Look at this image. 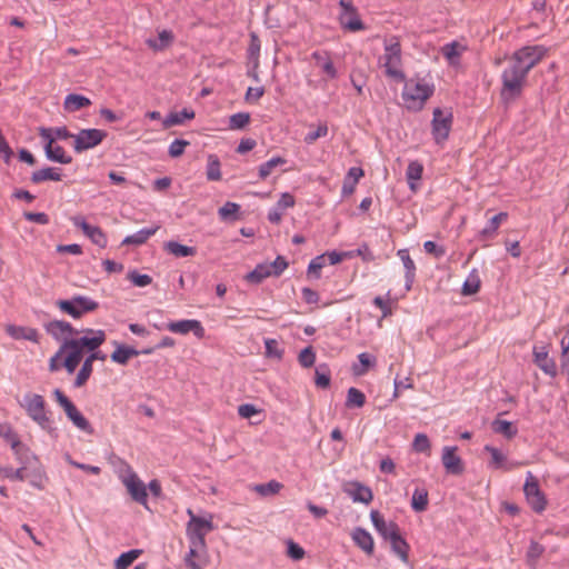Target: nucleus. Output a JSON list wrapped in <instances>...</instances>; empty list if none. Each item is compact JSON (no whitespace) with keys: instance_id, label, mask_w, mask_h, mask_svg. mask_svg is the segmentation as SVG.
I'll return each instance as SVG.
<instances>
[{"instance_id":"52","label":"nucleus","mask_w":569,"mask_h":569,"mask_svg":"<svg viewBox=\"0 0 569 569\" xmlns=\"http://www.w3.org/2000/svg\"><path fill=\"white\" fill-rule=\"evenodd\" d=\"M250 122V114L248 112H239L232 114L229 119V128L238 130L244 128Z\"/></svg>"},{"instance_id":"10","label":"nucleus","mask_w":569,"mask_h":569,"mask_svg":"<svg viewBox=\"0 0 569 569\" xmlns=\"http://www.w3.org/2000/svg\"><path fill=\"white\" fill-rule=\"evenodd\" d=\"M453 116L451 110L436 108L432 119V134L437 143L446 141L449 137Z\"/></svg>"},{"instance_id":"3","label":"nucleus","mask_w":569,"mask_h":569,"mask_svg":"<svg viewBox=\"0 0 569 569\" xmlns=\"http://www.w3.org/2000/svg\"><path fill=\"white\" fill-rule=\"evenodd\" d=\"M21 406L24 408L27 415L32 419L41 429L46 431L52 430L51 413L46 408V400L38 393H26Z\"/></svg>"},{"instance_id":"45","label":"nucleus","mask_w":569,"mask_h":569,"mask_svg":"<svg viewBox=\"0 0 569 569\" xmlns=\"http://www.w3.org/2000/svg\"><path fill=\"white\" fill-rule=\"evenodd\" d=\"M422 170H423L422 164L419 163L418 161H412L409 163L408 169H407V178L410 183V188L412 190L416 189L415 182L419 181L421 179Z\"/></svg>"},{"instance_id":"22","label":"nucleus","mask_w":569,"mask_h":569,"mask_svg":"<svg viewBox=\"0 0 569 569\" xmlns=\"http://www.w3.org/2000/svg\"><path fill=\"white\" fill-rule=\"evenodd\" d=\"M343 491L352 498L355 502L370 503L373 499L372 491L369 487L358 481H349L343 486Z\"/></svg>"},{"instance_id":"50","label":"nucleus","mask_w":569,"mask_h":569,"mask_svg":"<svg viewBox=\"0 0 569 569\" xmlns=\"http://www.w3.org/2000/svg\"><path fill=\"white\" fill-rule=\"evenodd\" d=\"M0 477L10 479V480H19L23 481L26 476V468L21 467L18 469H13L11 467H0Z\"/></svg>"},{"instance_id":"13","label":"nucleus","mask_w":569,"mask_h":569,"mask_svg":"<svg viewBox=\"0 0 569 569\" xmlns=\"http://www.w3.org/2000/svg\"><path fill=\"white\" fill-rule=\"evenodd\" d=\"M533 363L547 376L553 378L557 376V365L552 357L549 356L548 346H535L532 350Z\"/></svg>"},{"instance_id":"11","label":"nucleus","mask_w":569,"mask_h":569,"mask_svg":"<svg viewBox=\"0 0 569 569\" xmlns=\"http://www.w3.org/2000/svg\"><path fill=\"white\" fill-rule=\"evenodd\" d=\"M341 13L339 16V22L341 27L351 32L361 31L365 29V24L360 19L357 8L353 6L351 0H340Z\"/></svg>"},{"instance_id":"43","label":"nucleus","mask_w":569,"mask_h":569,"mask_svg":"<svg viewBox=\"0 0 569 569\" xmlns=\"http://www.w3.org/2000/svg\"><path fill=\"white\" fill-rule=\"evenodd\" d=\"M91 102L88 98L79 94H69L64 101V108L70 111L79 110L89 106Z\"/></svg>"},{"instance_id":"46","label":"nucleus","mask_w":569,"mask_h":569,"mask_svg":"<svg viewBox=\"0 0 569 569\" xmlns=\"http://www.w3.org/2000/svg\"><path fill=\"white\" fill-rule=\"evenodd\" d=\"M207 177L209 180L213 181L221 179L220 161L214 154L208 157Z\"/></svg>"},{"instance_id":"63","label":"nucleus","mask_w":569,"mask_h":569,"mask_svg":"<svg viewBox=\"0 0 569 569\" xmlns=\"http://www.w3.org/2000/svg\"><path fill=\"white\" fill-rule=\"evenodd\" d=\"M187 146H189V141H187V140H181V139L174 140L169 147L170 157H172V158L180 157L184 152V149Z\"/></svg>"},{"instance_id":"21","label":"nucleus","mask_w":569,"mask_h":569,"mask_svg":"<svg viewBox=\"0 0 569 569\" xmlns=\"http://www.w3.org/2000/svg\"><path fill=\"white\" fill-rule=\"evenodd\" d=\"M46 331L52 336L56 340L61 341L70 340L69 337H72L78 333L77 330L67 321L63 320H52L44 326Z\"/></svg>"},{"instance_id":"20","label":"nucleus","mask_w":569,"mask_h":569,"mask_svg":"<svg viewBox=\"0 0 569 569\" xmlns=\"http://www.w3.org/2000/svg\"><path fill=\"white\" fill-rule=\"evenodd\" d=\"M370 519L378 533L386 540H390L400 531L396 522L386 521V519L377 510H372L370 512Z\"/></svg>"},{"instance_id":"57","label":"nucleus","mask_w":569,"mask_h":569,"mask_svg":"<svg viewBox=\"0 0 569 569\" xmlns=\"http://www.w3.org/2000/svg\"><path fill=\"white\" fill-rule=\"evenodd\" d=\"M387 299L382 297H376L373 299V305L381 310L382 318H387L392 315V307L390 295H387Z\"/></svg>"},{"instance_id":"12","label":"nucleus","mask_w":569,"mask_h":569,"mask_svg":"<svg viewBox=\"0 0 569 569\" xmlns=\"http://www.w3.org/2000/svg\"><path fill=\"white\" fill-rule=\"evenodd\" d=\"M548 52L543 46H526L513 52L512 57L530 71Z\"/></svg>"},{"instance_id":"40","label":"nucleus","mask_w":569,"mask_h":569,"mask_svg":"<svg viewBox=\"0 0 569 569\" xmlns=\"http://www.w3.org/2000/svg\"><path fill=\"white\" fill-rule=\"evenodd\" d=\"M492 430L496 433L503 435L507 439H512L517 435V429L507 420L496 419L492 422Z\"/></svg>"},{"instance_id":"27","label":"nucleus","mask_w":569,"mask_h":569,"mask_svg":"<svg viewBox=\"0 0 569 569\" xmlns=\"http://www.w3.org/2000/svg\"><path fill=\"white\" fill-rule=\"evenodd\" d=\"M358 365H353L351 370L352 373L357 377L365 376L370 368L376 366V358L367 352H362L358 355Z\"/></svg>"},{"instance_id":"33","label":"nucleus","mask_w":569,"mask_h":569,"mask_svg":"<svg viewBox=\"0 0 569 569\" xmlns=\"http://www.w3.org/2000/svg\"><path fill=\"white\" fill-rule=\"evenodd\" d=\"M76 224L81 226L83 232L92 240L93 243L103 248L107 244V239L100 229L89 226L86 222L74 221Z\"/></svg>"},{"instance_id":"29","label":"nucleus","mask_w":569,"mask_h":569,"mask_svg":"<svg viewBox=\"0 0 569 569\" xmlns=\"http://www.w3.org/2000/svg\"><path fill=\"white\" fill-rule=\"evenodd\" d=\"M196 116L193 110L183 109L181 112H171L162 121L164 129L182 123L184 120H191Z\"/></svg>"},{"instance_id":"19","label":"nucleus","mask_w":569,"mask_h":569,"mask_svg":"<svg viewBox=\"0 0 569 569\" xmlns=\"http://www.w3.org/2000/svg\"><path fill=\"white\" fill-rule=\"evenodd\" d=\"M441 461L448 473L461 475L465 470L462 459L458 456V447H443Z\"/></svg>"},{"instance_id":"49","label":"nucleus","mask_w":569,"mask_h":569,"mask_svg":"<svg viewBox=\"0 0 569 569\" xmlns=\"http://www.w3.org/2000/svg\"><path fill=\"white\" fill-rule=\"evenodd\" d=\"M480 288V279L476 272H472L466 279L462 286V293L465 296H471L479 291Z\"/></svg>"},{"instance_id":"8","label":"nucleus","mask_w":569,"mask_h":569,"mask_svg":"<svg viewBox=\"0 0 569 569\" xmlns=\"http://www.w3.org/2000/svg\"><path fill=\"white\" fill-rule=\"evenodd\" d=\"M58 405L63 409L67 417L80 430L92 433L93 429L87 418L78 410L73 402L59 389L53 391Z\"/></svg>"},{"instance_id":"18","label":"nucleus","mask_w":569,"mask_h":569,"mask_svg":"<svg viewBox=\"0 0 569 569\" xmlns=\"http://www.w3.org/2000/svg\"><path fill=\"white\" fill-rule=\"evenodd\" d=\"M0 437L10 445L17 459L20 462H23L27 453L29 452V449L21 443L18 435L13 431L11 426L7 423H0Z\"/></svg>"},{"instance_id":"41","label":"nucleus","mask_w":569,"mask_h":569,"mask_svg":"<svg viewBox=\"0 0 569 569\" xmlns=\"http://www.w3.org/2000/svg\"><path fill=\"white\" fill-rule=\"evenodd\" d=\"M366 403V396L365 393L357 389V388H349L348 390V393H347V401H346V406L349 407V408H361L363 407Z\"/></svg>"},{"instance_id":"38","label":"nucleus","mask_w":569,"mask_h":569,"mask_svg":"<svg viewBox=\"0 0 569 569\" xmlns=\"http://www.w3.org/2000/svg\"><path fill=\"white\" fill-rule=\"evenodd\" d=\"M398 257L403 263V267L406 269V279L408 282H412L415 278L416 272V264L413 260L411 259L409 251L407 249H400L398 251Z\"/></svg>"},{"instance_id":"32","label":"nucleus","mask_w":569,"mask_h":569,"mask_svg":"<svg viewBox=\"0 0 569 569\" xmlns=\"http://www.w3.org/2000/svg\"><path fill=\"white\" fill-rule=\"evenodd\" d=\"M272 277L268 262L258 264L251 272L246 274V281L250 283H260L263 279Z\"/></svg>"},{"instance_id":"24","label":"nucleus","mask_w":569,"mask_h":569,"mask_svg":"<svg viewBox=\"0 0 569 569\" xmlns=\"http://www.w3.org/2000/svg\"><path fill=\"white\" fill-rule=\"evenodd\" d=\"M6 332L16 340H29L34 343L39 342V332L31 327H22L16 325L6 326Z\"/></svg>"},{"instance_id":"30","label":"nucleus","mask_w":569,"mask_h":569,"mask_svg":"<svg viewBox=\"0 0 569 569\" xmlns=\"http://www.w3.org/2000/svg\"><path fill=\"white\" fill-rule=\"evenodd\" d=\"M139 355V351L127 346H117L111 353V360L119 365H127L130 358Z\"/></svg>"},{"instance_id":"54","label":"nucleus","mask_w":569,"mask_h":569,"mask_svg":"<svg viewBox=\"0 0 569 569\" xmlns=\"http://www.w3.org/2000/svg\"><path fill=\"white\" fill-rule=\"evenodd\" d=\"M306 551L305 549L295 542L293 540L287 541V556L295 561H299L305 558Z\"/></svg>"},{"instance_id":"58","label":"nucleus","mask_w":569,"mask_h":569,"mask_svg":"<svg viewBox=\"0 0 569 569\" xmlns=\"http://www.w3.org/2000/svg\"><path fill=\"white\" fill-rule=\"evenodd\" d=\"M326 266V256H318L311 260L308 266V274L310 277L319 278L320 270Z\"/></svg>"},{"instance_id":"53","label":"nucleus","mask_w":569,"mask_h":569,"mask_svg":"<svg viewBox=\"0 0 569 569\" xmlns=\"http://www.w3.org/2000/svg\"><path fill=\"white\" fill-rule=\"evenodd\" d=\"M286 159L281 157L272 158L271 160L267 161L266 163L261 164L259 168V177L264 180L271 171L279 164H284Z\"/></svg>"},{"instance_id":"55","label":"nucleus","mask_w":569,"mask_h":569,"mask_svg":"<svg viewBox=\"0 0 569 569\" xmlns=\"http://www.w3.org/2000/svg\"><path fill=\"white\" fill-rule=\"evenodd\" d=\"M412 448L417 452L430 453V441L425 433H417L415 436Z\"/></svg>"},{"instance_id":"16","label":"nucleus","mask_w":569,"mask_h":569,"mask_svg":"<svg viewBox=\"0 0 569 569\" xmlns=\"http://www.w3.org/2000/svg\"><path fill=\"white\" fill-rule=\"evenodd\" d=\"M483 450L490 455L488 467L492 469H501L503 471H511L513 469L522 467L525 463L520 461H509L507 456L501 452L498 448L486 445Z\"/></svg>"},{"instance_id":"47","label":"nucleus","mask_w":569,"mask_h":569,"mask_svg":"<svg viewBox=\"0 0 569 569\" xmlns=\"http://www.w3.org/2000/svg\"><path fill=\"white\" fill-rule=\"evenodd\" d=\"M172 40H173L172 33L168 30H163L159 33V41L148 40L147 43L153 50H163L164 48L170 46Z\"/></svg>"},{"instance_id":"48","label":"nucleus","mask_w":569,"mask_h":569,"mask_svg":"<svg viewBox=\"0 0 569 569\" xmlns=\"http://www.w3.org/2000/svg\"><path fill=\"white\" fill-rule=\"evenodd\" d=\"M264 347H266V357L272 358L277 360H281L283 356V349L279 347V343L276 339H264Z\"/></svg>"},{"instance_id":"37","label":"nucleus","mask_w":569,"mask_h":569,"mask_svg":"<svg viewBox=\"0 0 569 569\" xmlns=\"http://www.w3.org/2000/svg\"><path fill=\"white\" fill-rule=\"evenodd\" d=\"M61 174L54 168H44L37 170L32 173L31 180L34 183H39L47 180L59 181Z\"/></svg>"},{"instance_id":"31","label":"nucleus","mask_w":569,"mask_h":569,"mask_svg":"<svg viewBox=\"0 0 569 569\" xmlns=\"http://www.w3.org/2000/svg\"><path fill=\"white\" fill-rule=\"evenodd\" d=\"M428 490L426 488H416L411 498V508L416 512H422L428 508Z\"/></svg>"},{"instance_id":"42","label":"nucleus","mask_w":569,"mask_h":569,"mask_svg":"<svg viewBox=\"0 0 569 569\" xmlns=\"http://www.w3.org/2000/svg\"><path fill=\"white\" fill-rule=\"evenodd\" d=\"M92 371H93V365L90 362V360H88L86 358L77 377H76L74 387L76 388L83 387L87 383V381L89 380Z\"/></svg>"},{"instance_id":"60","label":"nucleus","mask_w":569,"mask_h":569,"mask_svg":"<svg viewBox=\"0 0 569 569\" xmlns=\"http://www.w3.org/2000/svg\"><path fill=\"white\" fill-rule=\"evenodd\" d=\"M328 133V126L326 122H322V123H319L317 126V129L313 131V132H309L306 137H305V142L307 143H313L317 139L321 138V137H326Z\"/></svg>"},{"instance_id":"9","label":"nucleus","mask_w":569,"mask_h":569,"mask_svg":"<svg viewBox=\"0 0 569 569\" xmlns=\"http://www.w3.org/2000/svg\"><path fill=\"white\" fill-rule=\"evenodd\" d=\"M523 491L526 499L533 511L542 512L546 509V497L539 488L537 478L530 471L527 472Z\"/></svg>"},{"instance_id":"34","label":"nucleus","mask_w":569,"mask_h":569,"mask_svg":"<svg viewBox=\"0 0 569 569\" xmlns=\"http://www.w3.org/2000/svg\"><path fill=\"white\" fill-rule=\"evenodd\" d=\"M156 231H157V227L141 229L138 232H136L133 234H130L127 238H124V240L122 241V244H136V246L142 244L152 234H154Z\"/></svg>"},{"instance_id":"17","label":"nucleus","mask_w":569,"mask_h":569,"mask_svg":"<svg viewBox=\"0 0 569 569\" xmlns=\"http://www.w3.org/2000/svg\"><path fill=\"white\" fill-rule=\"evenodd\" d=\"M167 329L173 333L188 335L192 332L197 338L202 339L204 337V328L199 320L184 319L179 321H170L167 325Z\"/></svg>"},{"instance_id":"62","label":"nucleus","mask_w":569,"mask_h":569,"mask_svg":"<svg viewBox=\"0 0 569 569\" xmlns=\"http://www.w3.org/2000/svg\"><path fill=\"white\" fill-rule=\"evenodd\" d=\"M268 266L272 276L278 277L287 269L288 262L283 257L279 256L273 262L268 263Z\"/></svg>"},{"instance_id":"44","label":"nucleus","mask_w":569,"mask_h":569,"mask_svg":"<svg viewBox=\"0 0 569 569\" xmlns=\"http://www.w3.org/2000/svg\"><path fill=\"white\" fill-rule=\"evenodd\" d=\"M560 365L562 370L569 372V327L565 329V336L560 341Z\"/></svg>"},{"instance_id":"28","label":"nucleus","mask_w":569,"mask_h":569,"mask_svg":"<svg viewBox=\"0 0 569 569\" xmlns=\"http://www.w3.org/2000/svg\"><path fill=\"white\" fill-rule=\"evenodd\" d=\"M391 545L392 551L403 561L408 562L409 559V545L401 537L400 531L393 536L390 540H388Z\"/></svg>"},{"instance_id":"39","label":"nucleus","mask_w":569,"mask_h":569,"mask_svg":"<svg viewBox=\"0 0 569 569\" xmlns=\"http://www.w3.org/2000/svg\"><path fill=\"white\" fill-rule=\"evenodd\" d=\"M282 488H283V485L280 483L279 481L270 480L267 483L256 485L253 487V491H256L257 493H259L262 497H267V496L277 495Z\"/></svg>"},{"instance_id":"36","label":"nucleus","mask_w":569,"mask_h":569,"mask_svg":"<svg viewBox=\"0 0 569 569\" xmlns=\"http://www.w3.org/2000/svg\"><path fill=\"white\" fill-rule=\"evenodd\" d=\"M166 250L178 258L196 254V249L193 247H188L176 241L167 242Z\"/></svg>"},{"instance_id":"35","label":"nucleus","mask_w":569,"mask_h":569,"mask_svg":"<svg viewBox=\"0 0 569 569\" xmlns=\"http://www.w3.org/2000/svg\"><path fill=\"white\" fill-rule=\"evenodd\" d=\"M142 553L140 549H132L121 553L114 561V569H128Z\"/></svg>"},{"instance_id":"14","label":"nucleus","mask_w":569,"mask_h":569,"mask_svg":"<svg viewBox=\"0 0 569 569\" xmlns=\"http://www.w3.org/2000/svg\"><path fill=\"white\" fill-rule=\"evenodd\" d=\"M213 529L212 517L204 519L198 516H192L187 525V532L192 542L198 541L200 545L204 543V537Z\"/></svg>"},{"instance_id":"6","label":"nucleus","mask_w":569,"mask_h":569,"mask_svg":"<svg viewBox=\"0 0 569 569\" xmlns=\"http://www.w3.org/2000/svg\"><path fill=\"white\" fill-rule=\"evenodd\" d=\"M381 66L385 68L386 76L395 81L402 82L405 73L401 70V46L396 41L386 47L385 53L380 59Z\"/></svg>"},{"instance_id":"64","label":"nucleus","mask_w":569,"mask_h":569,"mask_svg":"<svg viewBox=\"0 0 569 569\" xmlns=\"http://www.w3.org/2000/svg\"><path fill=\"white\" fill-rule=\"evenodd\" d=\"M260 412L261 410L251 403H243L238 407V415L243 419H249Z\"/></svg>"},{"instance_id":"7","label":"nucleus","mask_w":569,"mask_h":569,"mask_svg":"<svg viewBox=\"0 0 569 569\" xmlns=\"http://www.w3.org/2000/svg\"><path fill=\"white\" fill-rule=\"evenodd\" d=\"M56 306L61 312L73 319H80L83 315L92 312L99 307L97 301L84 296H74L69 300H58Z\"/></svg>"},{"instance_id":"23","label":"nucleus","mask_w":569,"mask_h":569,"mask_svg":"<svg viewBox=\"0 0 569 569\" xmlns=\"http://www.w3.org/2000/svg\"><path fill=\"white\" fill-rule=\"evenodd\" d=\"M40 134L44 139H47L46 152L48 158L60 163L71 162V157L66 154L64 149L60 146L54 144V140L51 137L50 131L48 129H41Z\"/></svg>"},{"instance_id":"59","label":"nucleus","mask_w":569,"mask_h":569,"mask_svg":"<svg viewBox=\"0 0 569 569\" xmlns=\"http://www.w3.org/2000/svg\"><path fill=\"white\" fill-rule=\"evenodd\" d=\"M128 279L136 286V287H147L152 282V278L149 274H141L137 271H131L128 273Z\"/></svg>"},{"instance_id":"5","label":"nucleus","mask_w":569,"mask_h":569,"mask_svg":"<svg viewBox=\"0 0 569 569\" xmlns=\"http://www.w3.org/2000/svg\"><path fill=\"white\" fill-rule=\"evenodd\" d=\"M432 92L433 88L431 86L418 80H410L406 83L402 93L405 107L408 110H421Z\"/></svg>"},{"instance_id":"26","label":"nucleus","mask_w":569,"mask_h":569,"mask_svg":"<svg viewBox=\"0 0 569 569\" xmlns=\"http://www.w3.org/2000/svg\"><path fill=\"white\" fill-rule=\"evenodd\" d=\"M312 58L316 60V64L322 69V71L331 79L337 77V70L333 67L331 57L328 52H315Z\"/></svg>"},{"instance_id":"2","label":"nucleus","mask_w":569,"mask_h":569,"mask_svg":"<svg viewBox=\"0 0 569 569\" xmlns=\"http://www.w3.org/2000/svg\"><path fill=\"white\" fill-rule=\"evenodd\" d=\"M528 70L512 56L508 59V66L502 71L501 98L508 102L520 97L526 84Z\"/></svg>"},{"instance_id":"15","label":"nucleus","mask_w":569,"mask_h":569,"mask_svg":"<svg viewBox=\"0 0 569 569\" xmlns=\"http://www.w3.org/2000/svg\"><path fill=\"white\" fill-rule=\"evenodd\" d=\"M107 133L99 129H83L74 134V149L80 152L98 146Z\"/></svg>"},{"instance_id":"61","label":"nucleus","mask_w":569,"mask_h":569,"mask_svg":"<svg viewBox=\"0 0 569 569\" xmlns=\"http://www.w3.org/2000/svg\"><path fill=\"white\" fill-rule=\"evenodd\" d=\"M315 360H316V355L311 347L305 348L299 353V362L305 368H309V367L313 366Z\"/></svg>"},{"instance_id":"51","label":"nucleus","mask_w":569,"mask_h":569,"mask_svg":"<svg viewBox=\"0 0 569 569\" xmlns=\"http://www.w3.org/2000/svg\"><path fill=\"white\" fill-rule=\"evenodd\" d=\"M259 53H260V40L256 33H251L250 44L248 48V54H249L250 60L253 62L254 68H257L259 64Z\"/></svg>"},{"instance_id":"56","label":"nucleus","mask_w":569,"mask_h":569,"mask_svg":"<svg viewBox=\"0 0 569 569\" xmlns=\"http://www.w3.org/2000/svg\"><path fill=\"white\" fill-rule=\"evenodd\" d=\"M465 48L461 47L458 42H452V43H449V44H446L443 48H442V52L445 54V57L451 62V63H455L456 59L459 58L461 51L463 50Z\"/></svg>"},{"instance_id":"1","label":"nucleus","mask_w":569,"mask_h":569,"mask_svg":"<svg viewBox=\"0 0 569 569\" xmlns=\"http://www.w3.org/2000/svg\"><path fill=\"white\" fill-rule=\"evenodd\" d=\"M83 333L82 337L62 342L59 350L49 359L51 372L64 368L68 373H73L84 356V348L93 349L106 341L103 330L86 329Z\"/></svg>"},{"instance_id":"4","label":"nucleus","mask_w":569,"mask_h":569,"mask_svg":"<svg viewBox=\"0 0 569 569\" xmlns=\"http://www.w3.org/2000/svg\"><path fill=\"white\" fill-rule=\"evenodd\" d=\"M119 479L126 487L132 500L142 505L144 508H148L147 486L133 471L130 465L126 462L122 463V468L119 471Z\"/></svg>"},{"instance_id":"25","label":"nucleus","mask_w":569,"mask_h":569,"mask_svg":"<svg viewBox=\"0 0 569 569\" xmlns=\"http://www.w3.org/2000/svg\"><path fill=\"white\" fill-rule=\"evenodd\" d=\"M353 542L367 555L371 556L375 550V541L370 532L363 528H355L351 532Z\"/></svg>"}]
</instances>
